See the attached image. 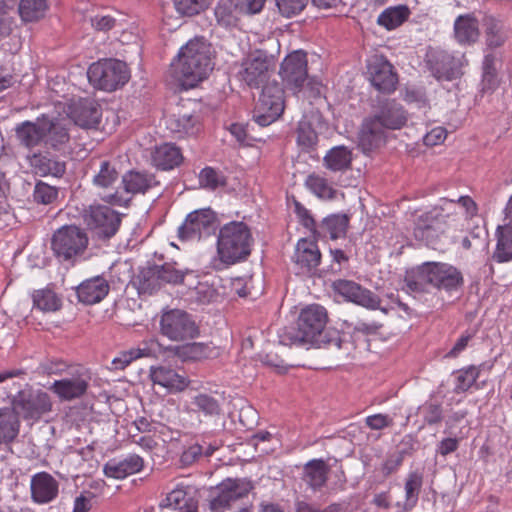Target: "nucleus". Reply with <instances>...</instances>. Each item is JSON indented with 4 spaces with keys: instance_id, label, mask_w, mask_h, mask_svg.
<instances>
[{
    "instance_id": "f257e3e1",
    "label": "nucleus",
    "mask_w": 512,
    "mask_h": 512,
    "mask_svg": "<svg viewBox=\"0 0 512 512\" xmlns=\"http://www.w3.org/2000/svg\"><path fill=\"white\" fill-rule=\"evenodd\" d=\"M327 321V311L323 306L308 305L301 310L295 326L285 327L279 333V343L284 346L314 344L334 345L340 348L338 332L326 329Z\"/></svg>"
},
{
    "instance_id": "f03ea898",
    "label": "nucleus",
    "mask_w": 512,
    "mask_h": 512,
    "mask_svg": "<svg viewBox=\"0 0 512 512\" xmlns=\"http://www.w3.org/2000/svg\"><path fill=\"white\" fill-rule=\"evenodd\" d=\"M212 69V45L203 36L189 40L171 63L173 76L188 87L196 86Z\"/></svg>"
},
{
    "instance_id": "7ed1b4c3",
    "label": "nucleus",
    "mask_w": 512,
    "mask_h": 512,
    "mask_svg": "<svg viewBox=\"0 0 512 512\" xmlns=\"http://www.w3.org/2000/svg\"><path fill=\"white\" fill-rule=\"evenodd\" d=\"M464 279L456 267L441 262H426L417 271L416 280H408L407 286L411 291L421 292L423 285L429 284L439 290H457L462 287Z\"/></svg>"
},
{
    "instance_id": "20e7f679",
    "label": "nucleus",
    "mask_w": 512,
    "mask_h": 512,
    "mask_svg": "<svg viewBox=\"0 0 512 512\" xmlns=\"http://www.w3.org/2000/svg\"><path fill=\"white\" fill-rule=\"evenodd\" d=\"M251 233L243 222H230L219 232L217 252L225 264H234L245 259L251 252Z\"/></svg>"
},
{
    "instance_id": "39448f33",
    "label": "nucleus",
    "mask_w": 512,
    "mask_h": 512,
    "mask_svg": "<svg viewBox=\"0 0 512 512\" xmlns=\"http://www.w3.org/2000/svg\"><path fill=\"white\" fill-rule=\"evenodd\" d=\"M424 64L438 82H451L463 76L467 60L464 55H456L439 47H428Z\"/></svg>"
},
{
    "instance_id": "423d86ee",
    "label": "nucleus",
    "mask_w": 512,
    "mask_h": 512,
    "mask_svg": "<svg viewBox=\"0 0 512 512\" xmlns=\"http://www.w3.org/2000/svg\"><path fill=\"white\" fill-rule=\"evenodd\" d=\"M89 82L98 89L115 91L125 85L130 73L125 62L118 59H104L90 65L87 71Z\"/></svg>"
},
{
    "instance_id": "0eeeda50",
    "label": "nucleus",
    "mask_w": 512,
    "mask_h": 512,
    "mask_svg": "<svg viewBox=\"0 0 512 512\" xmlns=\"http://www.w3.org/2000/svg\"><path fill=\"white\" fill-rule=\"evenodd\" d=\"M284 111V88L276 81L262 87L258 103L253 111V120L265 127L275 122Z\"/></svg>"
},
{
    "instance_id": "6e6552de",
    "label": "nucleus",
    "mask_w": 512,
    "mask_h": 512,
    "mask_svg": "<svg viewBox=\"0 0 512 512\" xmlns=\"http://www.w3.org/2000/svg\"><path fill=\"white\" fill-rule=\"evenodd\" d=\"M279 74L285 88L294 95L301 92L304 87L311 86L308 78L307 53L296 50L288 54L281 63Z\"/></svg>"
},
{
    "instance_id": "1a4fd4ad",
    "label": "nucleus",
    "mask_w": 512,
    "mask_h": 512,
    "mask_svg": "<svg viewBox=\"0 0 512 512\" xmlns=\"http://www.w3.org/2000/svg\"><path fill=\"white\" fill-rule=\"evenodd\" d=\"M88 245L86 233L77 226L69 225L58 229L52 238L54 254L65 261L83 254Z\"/></svg>"
},
{
    "instance_id": "9d476101",
    "label": "nucleus",
    "mask_w": 512,
    "mask_h": 512,
    "mask_svg": "<svg viewBox=\"0 0 512 512\" xmlns=\"http://www.w3.org/2000/svg\"><path fill=\"white\" fill-rule=\"evenodd\" d=\"M16 415L25 420L36 421L52 409L50 396L42 390L24 389L12 400V408Z\"/></svg>"
},
{
    "instance_id": "9b49d317",
    "label": "nucleus",
    "mask_w": 512,
    "mask_h": 512,
    "mask_svg": "<svg viewBox=\"0 0 512 512\" xmlns=\"http://www.w3.org/2000/svg\"><path fill=\"white\" fill-rule=\"evenodd\" d=\"M160 332L172 341H185L196 337L199 330L191 315L183 310L173 309L162 314Z\"/></svg>"
},
{
    "instance_id": "f8f14e48",
    "label": "nucleus",
    "mask_w": 512,
    "mask_h": 512,
    "mask_svg": "<svg viewBox=\"0 0 512 512\" xmlns=\"http://www.w3.org/2000/svg\"><path fill=\"white\" fill-rule=\"evenodd\" d=\"M274 65V56L265 50L257 49L249 60L243 63L239 76L249 87L259 88L267 83L269 70Z\"/></svg>"
},
{
    "instance_id": "ddd939ff",
    "label": "nucleus",
    "mask_w": 512,
    "mask_h": 512,
    "mask_svg": "<svg viewBox=\"0 0 512 512\" xmlns=\"http://www.w3.org/2000/svg\"><path fill=\"white\" fill-rule=\"evenodd\" d=\"M253 488L251 482L243 478H227L216 487V494L210 500L212 511L222 512L232 503L245 497Z\"/></svg>"
},
{
    "instance_id": "4468645a",
    "label": "nucleus",
    "mask_w": 512,
    "mask_h": 512,
    "mask_svg": "<svg viewBox=\"0 0 512 512\" xmlns=\"http://www.w3.org/2000/svg\"><path fill=\"white\" fill-rule=\"evenodd\" d=\"M87 222L99 238L109 239L118 231L121 217L108 206L100 204L91 205Z\"/></svg>"
},
{
    "instance_id": "2eb2a0df",
    "label": "nucleus",
    "mask_w": 512,
    "mask_h": 512,
    "mask_svg": "<svg viewBox=\"0 0 512 512\" xmlns=\"http://www.w3.org/2000/svg\"><path fill=\"white\" fill-rule=\"evenodd\" d=\"M368 74L371 84L381 93H391L396 89L398 76L393 65L382 55H374L368 61Z\"/></svg>"
},
{
    "instance_id": "dca6fc26",
    "label": "nucleus",
    "mask_w": 512,
    "mask_h": 512,
    "mask_svg": "<svg viewBox=\"0 0 512 512\" xmlns=\"http://www.w3.org/2000/svg\"><path fill=\"white\" fill-rule=\"evenodd\" d=\"M215 220V213L209 208L193 211L179 227L178 236L181 240L200 239L214 229Z\"/></svg>"
},
{
    "instance_id": "f3484780",
    "label": "nucleus",
    "mask_w": 512,
    "mask_h": 512,
    "mask_svg": "<svg viewBox=\"0 0 512 512\" xmlns=\"http://www.w3.org/2000/svg\"><path fill=\"white\" fill-rule=\"evenodd\" d=\"M444 216L437 209H433L421 216L416 221L414 236L426 245L436 248L438 240L445 232Z\"/></svg>"
},
{
    "instance_id": "a211bd4d",
    "label": "nucleus",
    "mask_w": 512,
    "mask_h": 512,
    "mask_svg": "<svg viewBox=\"0 0 512 512\" xmlns=\"http://www.w3.org/2000/svg\"><path fill=\"white\" fill-rule=\"evenodd\" d=\"M333 287L337 293L357 305L367 309L380 308V297L353 281L337 280L333 283Z\"/></svg>"
},
{
    "instance_id": "6ab92c4d",
    "label": "nucleus",
    "mask_w": 512,
    "mask_h": 512,
    "mask_svg": "<svg viewBox=\"0 0 512 512\" xmlns=\"http://www.w3.org/2000/svg\"><path fill=\"white\" fill-rule=\"evenodd\" d=\"M167 128L179 137L194 136L201 130L200 117L194 111H187L182 105L178 112L166 119Z\"/></svg>"
},
{
    "instance_id": "aec40b11",
    "label": "nucleus",
    "mask_w": 512,
    "mask_h": 512,
    "mask_svg": "<svg viewBox=\"0 0 512 512\" xmlns=\"http://www.w3.org/2000/svg\"><path fill=\"white\" fill-rule=\"evenodd\" d=\"M386 140V132L381 128V123L365 118L359 134L358 148L364 156L371 157L372 153L379 149Z\"/></svg>"
},
{
    "instance_id": "412c9836",
    "label": "nucleus",
    "mask_w": 512,
    "mask_h": 512,
    "mask_svg": "<svg viewBox=\"0 0 512 512\" xmlns=\"http://www.w3.org/2000/svg\"><path fill=\"white\" fill-rule=\"evenodd\" d=\"M321 253L317 244L308 239H300L296 245L293 261L298 273L312 272L320 264Z\"/></svg>"
},
{
    "instance_id": "4be33fe9",
    "label": "nucleus",
    "mask_w": 512,
    "mask_h": 512,
    "mask_svg": "<svg viewBox=\"0 0 512 512\" xmlns=\"http://www.w3.org/2000/svg\"><path fill=\"white\" fill-rule=\"evenodd\" d=\"M75 124L82 128H97L102 117L100 104L94 99H80L71 111Z\"/></svg>"
},
{
    "instance_id": "5701e85b",
    "label": "nucleus",
    "mask_w": 512,
    "mask_h": 512,
    "mask_svg": "<svg viewBox=\"0 0 512 512\" xmlns=\"http://www.w3.org/2000/svg\"><path fill=\"white\" fill-rule=\"evenodd\" d=\"M191 487L179 486L169 492L161 502L162 508L178 510V512H198V498Z\"/></svg>"
},
{
    "instance_id": "b1692460",
    "label": "nucleus",
    "mask_w": 512,
    "mask_h": 512,
    "mask_svg": "<svg viewBox=\"0 0 512 512\" xmlns=\"http://www.w3.org/2000/svg\"><path fill=\"white\" fill-rule=\"evenodd\" d=\"M149 376L153 384L160 385L170 392H181L190 383L187 377L164 365L151 366Z\"/></svg>"
},
{
    "instance_id": "393cba45",
    "label": "nucleus",
    "mask_w": 512,
    "mask_h": 512,
    "mask_svg": "<svg viewBox=\"0 0 512 512\" xmlns=\"http://www.w3.org/2000/svg\"><path fill=\"white\" fill-rule=\"evenodd\" d=\"M243 16L238 0H219L214 7L216 24L225 30L239 28Z\"/></svg>"
},
{
    "instance_id": "a878e982",
    "label": "nucleus",
    "mask_w": 512,
    "mask_h": 512,
    "mask_svg": "<svg viewBox=\"0 0 512 512\" xmlns=\"http://www.w3.org/2000/svg\"><path fill=\"white\" fill-rule=\"evenodd\" d=\"M369 118L381 123L384 131L401 129L408 119L403 106L394 100L384 103L379 112Z\"/></svg>"
},
{
    "instance_id": "bb28decb",
    "label": "nucleus",
    "mask_w": 512,
    "mask_h": 512,
    "mask_svg": "<svg viewBox=\"0 0 512 512\" xmlns=\"http://www.w3.org/2000/svg\"><path fill=\"white\" fill-rule=\"evenodd\" d=\"M47 129L45 115H42L35 122L24 121L17 125L15 132L17 139L23 146L32 148L43 141Z\"/></svg>"
},
{
    "instance_id": "cd10ccee",
    "label": "nucleus",
    "mask_w": 512,
    "mask_h": 512,
    "mask_svg": "<svg viewBox=\"0 0 512 512\" xmlns=\"http://www.w3.org/2000/svg\"><path fill=\"white\" fill-rule=\"evenodd\" d=\"M80 302L91 305L100 302L109 292L108 282L101 276L83 281L76 289Z\"/></svg>"
},
{
    "instance_id": "c85d7f7f",
    "label": "nucleus",
    "mask_w": 512,
    "mask_h": 512,
    "mask_svg": "<svg viewBox=\"0 0 512 512\" xmlns=\"http://www.w3.org/2000/svg\"><path fill=\"white\" fill-rule=\"evenodd\" d=\"M58 494V482L48 473L42 472L31 479V496L37 503H48Z\"/></svg>"
},
{
    "instance_id": "c756f323",
    "label": "nucleus",
    "mask_w": 512,
    "mask_h": 512,
    "mask_svg": "<svg viewBox=\"0 0 512 512\" xmlns=\"http://www.w3.org/2000/svg\"><path fill=\"white\" fill-rule=\"evenodd\" d=\"M480 35L479 22L473 14L459 15L454 22V37L461 45L477 42Z\"/></svg>"
},
{
    "instance_id": "7c9ffc66",
    "label": "nucleus",
    "mask_w": 512,
    "mask_h": 512,
    "mask_svg": "<svg viewBox=\"0 0 512 512\" xmlns=\"http://www.w3.org/2000/svg\"><path fill=\"white\" fill-rule=\"evenodd\" d=\"M88 381L82 376H72L55 381L50 389L63 400H72L85 394Z\"/></svg>"
},
{
    "instance_id": "2f4dec72",
    "label": "nucleus",
    "mask_w": 512,
    "mask_h": 512,
    "mask_svg": "<svg viewBox=\"0 0 512 512\" xmlns=\"http://www.w3.org/2000/svg\"><path fill=\"white\" fill-rule=\"evenodd\" d=\"M143 468V459L135 454L129 455L121 461H109L104 466V473L107 477L123 479L129 475L139 472Z\"/></svg>"
},
{
    "instance_id": "473e14b6",
    "label": "nucleus",
    "mask_w": 512,
    "mask_h": 512,
    "mask_svg": "<svg viewBox=\"0 0 512 512\" xmlns=\"http://www.w3.org/2000/svg\"><path fill=\"white\" fill-rule=\"evenodd\" d=\"M506 223L497 228V245L493 259L498 263L512 260V220L505 219Z\"/></svg>"
},
{
    "instance_id": "72a5a7b5",
    "label": "nucleus",
    "mask_w": 512,
    "mask_h": 512,
    "mask_svg": "<svg viewBox=\"0 0 512 512\" xmlns=\"http://www.w3.org/2000/svg\"><path fill=\"white\" fill-rule=\"evenodd\" d=\"M45 126L48 129L45 131L43 142L47 148L59 150L62 145L69 141L68 129L60 120L51 119L45 115Z\"/></svg>"
},
{
    "instance_id": "f704fd0d",
    "label": "nucleus",
    "mask_w": 512,
    "mask_h": 512,
    "mask_svg": "<svg viewBox=\"0 0 512 512\" xmlns=\"http://www.w3.org/2000/svg\"><path fill=\"white\" fill-rule=\"evenodd\" d=\"M20 420L11 408L0 410V445H9L18 436Z\"/></svg>"
},
{
    "instance_id": "c9c22d12",
    "label": "nucleus",
    "mask_w": 512,
    "mask_h": 512,
    "mask_svg": "<svg viewBox=\"0 0 512 512\" xmlns=\"http://www.w3.org/2000/svg\"><path fill=\"white\" fill-rule=\"evenodd\" d=\"M482 26L488 48H498L505 43L507 35L500 20L491 15H485L482 19Z\"/></svg>"
},
{
    "instance_id": "e433bc0d",
    "label": "nucleus",
    "mask_w": 512,
    "mask_h": 512,
    "mask_svg": "<svg viewBox=\"0 0 512 512\" xmlns=\"http://www.w3.org/2000/svg\"><path fill=\"white\" fill-rule=\"evenodd\" d=\"M318 135L312 128L310 122L302 120L299 122L297 128V144L300 148V155L307 153L310 158L319 159L317 154L313 152L316 150Z\"/></svg>"
},
{
    "instance_id": "4c0bfd02",
    "label": "nucleus",
    "mask_w": 512,
    "mask_h": 512,
    "mask_svg": "<svg viewBox=\"0 0 512 512\" xmlns=\"http://www.w3.org/2000/svg\"><path fill=\"white\" fill-rule=\"evenodd\" d=\"M329 466L323 459H313L304 466V480L313 489H319L327 481Z\"/></svg>"
},
{
    "instance_id": "58836bf2",
    "label": "nucleus",
    "mask_w": 512,
    "mask_h": 512,
    "mask_svg": "<svg viewBox=\"0 0 512 512\" xmlns=\"http://www.w3.org/2000/svg\"><path fill=\"white\" fill-rule=\"evenodd\" d=\"M325 167L331 173V178L336 179L341 186H352L360 178L361 171L352 168L351 162H324Z\"/></svg>"
},
{
    "instance_id": "ea45409f",
    "label": "nucleus",
    "mask_w": 512,
    "mask_h": 512,
    "mask_svg": "<svg viewBox=\"0 0 512 512\" xmlns=\"http://www.w3.org/2000/svg\"><path fill=\"white\" fill-rule=\"evenodd\" d=\"M122 183L126 192L137 194L145 193L155 184V179L152 175L144 172L129 171L123 175Z\"/></svg>"
},
{
    "instance_id": "a19ab883",
    "label": "nucleus",
    "mask_w": 512,
    "mask_h": 512,
    "mask_svg": "<svg viewBox=\"0 0 512 512\" xmlns=\"http://www.w3.org/2000/svg\"><path fill=\"white\" fill-rule=\"evenodd\" d=\"M422 475L417 472H412L405 480V499L404 501H397L396 505L406 511L411 510L417 503L419 493L422 487Z\"/></svg>"
},
{
    "instance_id": "79ce46f5",
    "label": "nucleus",
    "mask_w": 512,
    "mask_h": 512,
    "mask_svg": "<svg viewBox=\"0 0 512 512\" xmlns=\"http://www.w3.org/2000/svg\"><path fill=\"white\" fill-rule=\"evenodd\" d=\"M410 16V10L406 5H398L386 8L377 19L380 26L387 30H393L401 26Z\"/></svg>"
},
{
    "instance_id": "37998d69",
    "label": "nucleus",
    "mask_w": 512,
    "mask_h": 512,
    "mask_svg": "<svg viewBox=\"0 0 512 512\" xmlns=\"http://www.w3.org/2000/svg\"><path fill=\"white\" fill-rule=\"evenodd\" d=\"M175 353L183 360H202L217 356L215 347L198 342L176 347Z\"/></svg>"
},
{
    "instance_id": "c03bdc74",
    "label": "nucleus",
    "mask_w": 512,
    "mask_h": 512,
    "mask_svg": "<svg viewBox=\"0 0 512 512\" xmlns=\"http://www.w3.org/2000/svg\"><path fill=\"white\" fill-rule=\"evenodd\" d=\"M160 278L158 265L143 268L136 278L139 293L152 294L159 290L163 286Z\"/></svg>"
},
{
    "instance_id": "a18cd8bd",
    "label": "nucleus",
    "mask_w": 512,
    "mask_h": 512,
    "mask_svg": "<svg viewBox=\"0 0 512 512\" xmlns=\"http://www.w3.org/2000/svg\"><path fill=\"white\" fill-rule=\"evenodd\" d=\"M349 218L346 214H336L326 217L320 225L321 232L328 234L331 239L344 237L347 232Z\"/></svg>"
},
{
    "instance_id": "49530a36",
    "label": "nucleus",
    "mask_w": 512,
    "mask_h": 512,
    "mask_svg": "<svg viewBox=\"0 0 512 512\" xmlns=\"http://www.w3.org/2000/svg\"><path fill=\"white\" fill-rule=\"evenodd\" d=\"M496 56L493 53L485 55L483 60L482 91L492 92L499 85V78L496 69Z\"/></svg>"
},
{
    "instance_id": "de8ad7c7",
    "label": "nucleus",
    "mask_w": 512,
    "mask_h": 512,
    "mask_svg": "<svg viewBox=\"0 0 512 512\" xmlns=\"http://www.w3.org/2000/svg\"><path fill=\"white\" fill-rule=\"evenodd\" d=\"M159 343L156 340H150L147 343L143 344V347H138L131 349L127 354L123 355V358H116L113 360V364L116 368H124L127 366L132 360L139 359L141 357H149L155 355L157 349L159 347Z\"/></svg>"
},
{
    "instance_id": "09e8293b",
    "label": "nucleus",
    "mask_w": 512,
    "mask_h": 512,
    "mask_svg": "<svg viewBox=\"0 0 512 512\" xmlns=\"http://www.w3.org/2000/svg\"><path fill=\"white\" fill-rule=\"evenodd\" d=\"M32 299L34 307L44 312L57 311L61 306L60 298L50 289L34 291Z\"/></svg>"
},
{
    "instance_id": "8fccbe9b",
    "label": "nucleus",
    "mask_w": 512,
    "mask_h": 512,
    "mask_svg": "<svg viewBox=\"0 0 512 512\" xmlns=\"http://www.w3.org/2000/svg\"><path fill=\"white\" fill-rule=\"evenodd\" d=\"M47 7L46 0H21L19 14L26 22L37 21L45 15Z\"/></svg>"
},
{
    "instance_id": "3c124183",
    "label": "nucleus",
    "mask_w": 512,
    "mask_h": 512,
    "mask_svg": "<svg viewBox=\"0 0 512 512\" xmlns=\"http://www.w3.org/2000/svg\"><path fill=\"white\" fill-rule=\"evenodd\" d=\"M199 184L202 188L215 190L226 185V175L214 167H205L199 174Z\"/></svg>"
},
{
    "instance_id": "603ef678",
    "label": "nucleus",
    "mask_w": 512,
    "mask_h": 512,
    "mask_svg": "<svg viewBox=\"0 0 512 512\" xmlns=\"http://www.w3.org/2000/svg\"><path fill=\"white\" fill-rule=\"evenodd\" d=\"M119 179V173L117 169L111 164V162H102L100 169L93 178V183L99 188H110Z\"/></svg>"
},
{
    "instance_id": "864d4df0",
    "label": "nucleus",
    "mask_w": 512,
    "mask_h": 512,
    "mask_svg": "<svg viewBox=\"0 0 512 512\" xmlns=\"http://www.w3.org/2000/svg\"><path fill=\"white\" fill-rule=\"evenodd\" d=\"M144 152L149 154L151 160H184L180 148L173 143H164Z\"/></svg>"
},
{
    "instance_id": "5fc2aeb1",
    "label": "nucleus",
    "mask_w": 512,
    "mask_h": 512,
    "mask_svg": "<svg viewBox=\"0 0 512 512\" xmlns=\"http://www.w3.org/2000/svg\"><path fill=\"white\" fill-rule=\"evenodd\" d=\"M192 404L197 411L207 416H217L221 412V408L217 399L208 394H199L193 398Z\"/></svg>"
},
{
    "instance_id": "6e6d98bb",
    "label": "nucleus",
    "mask_w": 512,
    "mask_h": 512,
    "mask_svg": "<svg viewBox=\"0 0 512 512\" xmlns=\"http://www.w3.org/2000/svg\"><path fill=\"white\" fill-rule=\"evenodd\" d=\"M307 186L320 198L332 200L336 196V190L330 187L322 177L310 175L306 181Z\"/></svg>"
},
{
    "instance_id": "4d7b16f0",
    "label": "nucleus",
    "mask_w": 512,
    "mask_h": 512,
    "mask_svg": "<svg viewBox=\"0 0 512 512\" xmlns=\"http://www.w3.org/2000/svg\"><path fill=\"white\" fill-rule=\"evenodd\" d=\"M58 197V190L56 187L48 185L42 181L36 183L33 199L38 204L48 205L53 203Z\"/></svg>"
},
{
    "instance_id": "13d9d810",
    "label": "nucleus",
    "mask_w": 512,
    "mask_h": 512,
    "mask_svg": "<svg viewBox=\"0 0 512 512\" xmlns=\"http://www.w3.org/2000/svg\"><path fill=\"white\" fill-rule=\"evenodd\" d=\"M175 9L184 16H194L207 8V0H173Z\"/></svg>"
},
{
    "instance_id": "bf43d9fd",
    "label": "nucleus",
    "mask_w": 512,
    "mask_h": 512,
    "mask_svg": "<svg viewBox=\"0 0 512 512\" xmlns=\"http://www.w3.org/2000/svg\"><path fill=\"white\" fill-rule=\"evenodd\" d=\"M279 13L286 18L301 13L308 5L309 0H275Z\"/></svg>"
},
{
    "instance_id": "052dcab7",
    "label": "nucleus",
    "mask_w": 512,
    "mask_h": 512,
    "mask_svg": "<svg viewBox=\"0 0 512 512\" xmlns=\"http://www.w3.org/2000/svg\"><path fill=\"white\" fill-rule=\"evenodd\" d=\"M479 376V369L475 366H470L467 369L458 371L456 376V392L467 391Z\"/></svg>"
},
{
    "instance_id": "680f3d73",
    "label": "nucleus",
    "mask_w": 512,
    "mask_h": 512,
    "mask_svg": "<svg viewBox=\"0 0 512 512\" xmlns=\"http://www.w3.org/2000/svg\"><path fill=\"white\" fill-rule=\"evenodd\" d=\"M160 280L162 285L164 284H178L184 280L185 273L181 270L176 269L174 264L165 263L158 265Z\"/></svg>"
},
{
    "instance_id": "e2e57ef3",
    "label": "nucleus",
    "mask_w": 512,
    "mask_h": 512,
    "mask_svg": "<svg viewBox=\"0 0 512 512\" xmlns=\"http://www.w3.org/2000/svg\"><path fill=\"white\" fill-rule=\"evenodd\" d=\"M35 169L36 174L51 175L56 178L62 177L66 170L65 162H37Z\"/></svg>"
},
{
    "instance_id": "0e129e2a",
    "label": "nucleus",
    "mask_w": 512,
    "mask_h": 512,
    "mask_svg": "<svg viewBox=\"0 0 512 512\" xmlns=\"http://www.w3.org/2000/svg\"><path fill=\"white\" fill-rule=\"evenodd\" d=\"M203 453L204 447L198 443H194L183 450L180 456V463L184 467L190 466L202 457Z\"/></svg>"
},
{
    "instance_id": "69168bd1",
    "label": "nucleus",
    "mask_w": 512,
    "mask_h": 512,
    "mask_svg": "<svg viewBox=\"0 0 512 512\" xmlns=\"http://www.w3.org/2000/svg\"><path fill=\"white\" fill-rule=\"evenodd\" d=\"M239 422L249 429L257 423V411L249 404L243 403L239 408Z\"/></svg>"
},
{
    "instance_id": "338daca9",
    "label": "nucleus",
    "mask_w": 512,
    "mask_h": 512,
    "mask_svg": "<svg viewBox=\"0 0 512 512\" xmlns=\"http://www.w3.org/2000/svg\"><path fill=\"white\" fill-rule=\"evenodd\" d=\"M365 423L372 430H382L392 426L394 420L387 414H374L366 417Z\"/></svg>"
},
{
    "instance_id": "774afa93",
    "label": "nucleus",
    "mask_w": 512,
    "mask_h": 512,
    "mask_svg": "<svg viewBox=\"0 0 512 512\" xmlns=\"http://www.w3.org/2000/svg\"><path fill=\"white\" fill-rule=\"evenodd\" d=\"M408 454V450L401 449L397 451L394 455H391L383 464V473L384 475H390L393 473L402 463L404 456Z\"/></svg>"
}]
</instances>
